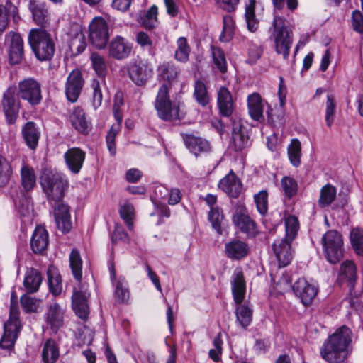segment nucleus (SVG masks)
I'll list each match as a JSON object with an SVG mask.
<instances>
[{"label": "nucleus", "instance_id": "a18cd8bd", "mask_svg": "<svg viewBox=\"0 0 363 363\" xmlns=\"http://www.w3.org/2000/svg\"><path fill=\"white\" fill-rule=\"evenodd\" d=\"M20 302L23 311L26 313H30L38 311L40 300L31 297L26 293L21 296Z\"/></svg>", "mask_w": 363, "mask_h": 363}, {"label": "nucleus", "instance_id": "f03ea898", "mask_svg": "<svg viewBox=\"0 0 363 363\" xmlns=\"http://www.w3.org/2000/svg\"><path fill=\"white\" fill-rule=\"evenodd\" d=\"M231 288L234 301L237 304L235 308L236 320L239 325L246 329L252 320L253 310L247 304L242 303L246 291V285L242 272L236 270L231 280Z\"/></svg>", "mask_w": 363, "mask_h": 363}, {"label": "nucleus", "instance_id": "c03bdc74", "mask_svg": "<svg viewBox=\"0 0 363 363\" xmlns=\"http://www.w3.org/2000/svg\"><path fill=\"white\" fill-rule=\"evenodd\" d=\"M255 0H250L249 4L245 8V20L247 29L250 32H255L257 30L259 22L255 14Z\"/></svg>", "mask_w": 363, "mask_h": 363}, {"label": "nucleus", "instance_id": "423d86ee", "mask_svg": "<svg viewBox=\"0 0 363 363\" xmlns=\"http://www.w3.org/2000/svg\"><path fill=\"white\" fill-rule=\"evenodd\" d=\"M40 184L50 202L58 203L64 197L67 182L57 172H45L40 177Z\"/></svg>", "mask_w": 363, "mask_h": 363}, {"label": "nucleus", "instance_id": "473e14b6", "mask_svg": "<svg viewBox=\"0 0 363 363\" xmlns=\"http://www.w3.org/2000/svg\"><path fill=\"white\" fill-rule=\"evenodd\" d=\"M247 108L250 117L257 121H260L263 116V101L260 95L253 93L247 97Z\"/></svg>", "mask_w": 363, "mask_h": 363}, {"label": "nucleus", "instance_id": "4c0bfd02", "mask_svg": "<svg viewBox=\"0 0 363 363\" xmlns=\"http://www.w3.org/2000/svg\"><path fill=\"white\" fill-rule=\"evenodd\" d=\"M119 214L128 230L132 231L134 228L133 220L135 218V209L133 204L129 202L121 204L119 208Z\"/></svg>", "mask_w": 363, "mask_h": 363}, {"label": "nucleus", "instance_id": "0e129e2a", "mask_svg": "<svg viewBox=\"0 0 363 363\" xmlns=\"http://www.w3.org/2000/svg\"><path fill=\"white\" fill-rule=\"evenodd\" d=\"M352 26L353 30L359 33H363V15L359 10H354L352 13Z\"/></svg>", "mask_w": 363, "mask_h": 363}, {"label": "nucleus", "instance_id": "de8ad7c7", "mask_svg": "<svg viewBox=\"0 0 363 363\" xmlns=\"http://www.w3.org/2000/svg\"><path fill=\"white\" fill-rule=\"evenodd\" d=\"M286 235L284 238L294 240L299 228V223L296 217L290 216L285 220Z\"/></svg>", "mask_w": 363, "mask_h": 363}, {"label": "nucleus", "instance_id": "dca6fc26", "mask_svg": "<svg viewBox=\"0 0 363 363\" xmlns=\"http://www.w3.org/2000/svg\"><path fill=\"white\" fill-rule=\"evenodd\" d=\"M132 49L131 43L124 38L117 35L111 40L108 45V55L116 60H122L130 56Z\"/></svg>", "mask_w": 363, "mask_h": 363}, {"label": "nucleus", "instance_id": "c9c22d12", "mask_svg": "<svg viewBox=\"0 0 363 363\" xmlns=\"http://www.w3.org/2000/svg\"><path fill=\"white\" fill-rule=\"evenodd\" d=\"M21 184L25 191H29L33 189L36 184V177L34 169L26 164L21 169Z\"/></svg>", "mask_w": 363, "mask_h": 363}, {"label": "nucleus", "instance_id": "412c9836", "mask_svg": "<svg viewBox=\"0 0 363 363\" xmlns=\"http://www.w3.org/2000/svg\"><path fill=\"white\" fill-rule=\"evenodd\" d=\"M89 294L86 291L74 288L72 296V308L75 314L82 320H86L89 313V307L87 303Z\"/></svg>", "mask_w": 363, "mask_h": 363}, {"label": "nucleus", "instance_id": "79ce46f5", "mask_svg": "<svg viewBox=\"0 0 363 363\" xmlns=\"http://www.w3.org/2000/svg\"><path fill=\"white\" fill-rule=\"evenodd\" d=\"M48 279L50 291L54 295H59L62 290L60 274L55 270H48Z\"/></svg>", "mask_w": 363, "mask_h": 363}, {"label": "nucleus", "instance_id": "9d476101", "mask_svg": "<svg viewBox=\"0 0 363 363\" xmlns=\"http://www.w3.org/2000/svg\"><path fill=\"white\" fill-rule=\"evenodd\" d=\"M233 223L243 233L248 237H255L257 233L256 223L250 217L245 206L242 203H237L235 213L233 215Z\"/></svg>", "mask_w": 363, "mask_h": 363}, {"label": "nucleus", "instance_id": "37998d69", "mask_svg": "<svg viewBox=\"0 0 363 363\" xmlns=\"http://www.w3.org/2000/svg\"><path fill=\"white\" fill-rule=\"evenodd\" d=\"M129 291L124 279H119L115 283L114 297L118 303H127L129 299Z\"/></svg>", "mask_w": 363, "mask_h": 363}, {"label": "nucleus", "instance_id": "7ed1b4c3", "mask_svg": "<svg viewBox=\"0 0 363 363\" xmlns=\"http://www.w3.org/2000/svg\"><path fill=\"white\" fill-rule=\"evenodd\" d=\"M269 31V40L274 43L276 52L282 55L283 58L287 60L293 44V31L289 27L286 19L274 16Z\"/></svg>", "mask_w": 363, "mask_h": 363}, {"label": "nucleus", "instance_id": "c85d7f7f", "mask_svg": "<svg viewBox=\"0 0 363 363\" xmlns=\"http://www.w3.org/2000/svg\"><path fill=\"white\" fill-rule=\"evenodd\" d=\"M48 233L45 228L37 226L30 240V247L35 254L42 255L48 245Z\"/></svg>", "mask_w": 363, "mask_h": 363}, {"label": "nucleus", "instance_id": "c756f323", "mask_svg": "<svg viewBox=\"0 0 363 363\" xmlns=\"http://www.w3.org/2000/svg\"><path fill=\"white\" fill-rule=\"evenodd\" d=\"M218 106L221 116L229 117L233 111V101L230 91L221 86L218 91Z\"/></svg>", "mask_w": 363, "mask_h": 363}, {"label": "nucleus", "instance_id": "774afa93", "mask_svg": "<svg viewBox=\"0 0 363 363\" xmlns=\"http://www.w3.org/2000/svg\"><path fill=\"white\" fill-rule=\"evenodd\" d=\"M118 241H123L128 242L129 238L128 233L124 230L123 227L117 225L112 235V242H117Z\"/></svg>", "mask_w": 363, "mask_h": 363}, {"label": "nucleus", "instance_id": "1a4fd4ad", "mask_svg": "<svg viewBox=\"0 0 363 363\" xmlns=\"http://www.w3.org/2000/svg\"><path fill=\"white\" fill-rule=\"evenodd\" d=\"M109 39L108 27L106 21L102 18H95L89 26V40L96 49L106 48Z\"/></svg>", "mask_w": 363, "mask_h": 363}, {"label": "nucleus", "instance_id": "69168bd1", "mask_svg": "<svg viewBox=\"0 0 363 363\" xmlns=\"http://www.w3.org/2000/svg\"><path fill=\"white\" fill-rule=\"evenodd\" d=\"M217 5L223 10L231 13L236 10L240 0H215Z\"/></svg>", "mask_w": 363, "mask_h": 363}, {"label": "nucleus", "instance_id": "20e7f679", "mask_svg": "<svg viewBox=\"0 0 363 363\" xmlns=\"http://www.w3.org/2000/svg\"><path fill=\"white\" fill-rule=\"evenodd\" d=\"M28 42L39 60L49 61L52 58L55 43L52 35L45 29H31L28 35Z\"/></svg>", "mask_w": 363, "mask_h": 363}, {"label": "nucleus", "instance_id": "f704fd0d", "mask_svg": "<svg viewBox=\"0 0 363 363\" xmlns=\"http://www.w3.org/2000/svg\"><path fill=\"white\" fill-rule=\"evenodd\" d=\"M337 195L336 188L327 184L324 185L320 191V197L318 199V205L320 208L329 206L335 199Z\"/></svg>", "mask_w": 363, "mask_h": 363}, {"label": "nucleus", "instance_id": "5701e85b", "mask_svg": "<svg viewBox=\"0 0 363 363\" xmlns=\"http://www.w3.org/2000/svg\"><path fill=\"white\" fill-rule=\"evenodd\" d=\"M54 216L57 228L63 233H68L72 228L69 207L60 202L54 204Z\"/></svg>", "mask_w": 363, "mask_h": 363}, {"label": "nucleus", "instance_id": "58836bf2", "mask_svg": "<svg viewBox=\"0 0 363 363\" xmlns=\"http://www.w3.org/2000/svg\"><path fill=\"white\" fill-rule=\"evenodd\" d=\"M69 264L74 277L80 281L82 277V260L79 251L73 249L69 255Z\"/></svg>", "mask_w": 363, "mask_h": 363}, {"label": "nucleus", "instance_id": "8fccbe9b", "mask_svg": "<svg viewBox=\"0 0 363 363\" xmlns=\"http://www.w3.org/2000/svg\"><path fill=\"white\" fill-rule=\"evenodd\" d=\"M212 57L213 63L217 69L221 72H227V62L224 52L217 47H212Z\"/></svg>", "mask_w": 363, "mask_h": 363}, {"label": "nucleus", "instance_id": "4468645a", "mask_svg": "<svg viewBox=\"0 0 363 363\" xmlns=\"http://www.w3.org/2000/svg\"><path fill=\"white\" fill-rule=\"evenodd\" d=\"M183 141L186 149L196 157L201 154L210 153L212 147L206 138L194 134H183Z\"/></svg>", "mask_w": 363, "mask_h": 363}, {"label": "nucleus", "instance_id": "9b49d317", "mask_svg": "<svg viewBox=\"0 0 363 363\" xmlns=\"http://www.w3.org/2000/svg\"><path fill=\"white\" fill-rule=\"evenodd\" d=\"M17 95L30 105L36 106L42 100L40 84L33 78L21 81L18 85Z\"/></svg>", "mask_w": 363, "mask_h": 363}, {"label": "nucleus", "instance_id": "393cba45", "mask_svg": "<svg viewBox=\"0 0 363 363\" xmlns=\"http://www.w3.org/2000/svg\"><path fill=\"white\" fill-rule=\"evenodd\" d=\"M23 140L31 150H35L40 138L39 127L33 121L26 123L21 129Z\"/></svg>", "mask_w": 363, "mask_h": 363}, {"label": "nucleus", "instance_id": "72a5a7b5", "mask_svg": "<svg viewBox=\"0 0 363 363\" xmlns=\"http://www.w3.org/2000/svg\"><path fill=\"white\" fill-rule=\"evenodd\" d=\"M60 356L59 349L52 339L46 340L42 351V359L44 363H55Z\"/></svg>", "mask_w": 363, "mask_h": 363}, {"label": "nucleus", "instance_id": "e2e57ef3", "mask_svg": "<svg viewBox=\"0 0 363 363\" xmlns=\"http://www.w3.org/2000/svg\"><path fill=\"white\" fill-rule=\"evenodd\" d=\"M91 86L94 90L93 106H94L95 108H97L101 105L102 103L103 94L101 91V87L99 82L97 80H93Z\"/></svg>", "mask_w": 363, "mask_h": 363}, {"label": "nucleus", "instance_id": "b1692460", "mask_svg": "<svg viewBox=\"0 0 363 363\" xmlns=\"http://www.w3.org/2000/svg\"><path fill=\"white\" fill-rule=\"evenodd\" d=\"M292 241L283 238L273 244V250L280 267L287 266L292 260L293 256L291 246Z\"/></svg>", "mask_w": 363, "mask_h": 363}, {"label": "nucleus", "instance_id": "864d4df0", "mask_svg": "<svg viewBox=\"0 0 363 363\" xmlns=\"http://www.w3.org/2000/svg\"><path fill=\"white\" fill-rule=\"evenodd\" d=\"M281 189L288 198H291L297 194L298 184L296 181L290 177L285 176L281 180Z\"/></svg>", "mask_w": 363, "mask_h": 363}, {"label": "nucleus", "instance_id": "a211bd4d", "mask_svg": "<svg viewBox=\"0 0 363 363\" xmlns=\"http://www.w3.org/2000/svg\"><path fill=\"white\" fill-rule=\"evenodd\" d=\"M84 85L82 73L78 70H73L67 77L65 94L67 99L71 102H75L78 99Z\"/></svg>", "mask_w": 363, "mask_h": 363}, {"label": "nucleus", "instance_id": "f257e3e1", "mask_svg": "<svg viewBox=\"0 0 363 363\" xmlns=\"http://www.w3.org/2000/svg\"><path fill=\"white\" fill-rule=\"evenodd\" d=\"M352 335L351 330L345 325L337 329L320 349L323 359L329 363L343 362L351 353Z\"/></svg>", "mask_w": 363, "mask_h": 363}, {"label": "nucleus", "instance_id": "13d9d810", "mask_svg": "<svg viewBox=\"0 0 363 363\" xmlns=\"http://www.w3.org/2000/svg\"><path fill=\"white\" fill-rule=\"evenodd\" d=\"M12 169L9 162L0 157V186H6L10 180Z\"/></svg>", "mask_w": 363, "mask_h": 363}, {"label": "nucleus", "instance_id": "bf43d9fd", "mask_svg": "<svg viewBox=\"0 0 363 363\" xmlns=\"http://www.w3.org/2000/svg\"><path fill=\"white\" fill-rule=\"evenodd\" d=\"M69 49L74 55H79L86 47L84 35L77 33L69 43Z\"/></svg>", "mask_w": 363, "mask_h": 363}, {"label": "nucleus", "instance_id": "5fc2aeb1", "mask_svg": "<svg viewBox=\"0 0 363 363\" xmlns=\"http://www.w3.org/2000/svg\"><path fill=\"white\" fill-rule=\"evenodd\" d=\"M223 32L220 36V40L224 42L229 41L234 34V21L230 15L223 16Z\"/></svg>", "mask_w": 363, "mask_h": 363}, {"label": "nucleus", "instance_id": "f8f14e48", "mask_svg": "<svg viewBox=\"0 0 363 363\" xmlns=\"http://www.w3.org/2000/svg\"><path fill=\"white\" fill-rule=\"evenodd\" d=\"M129 77L137 86H143L152 77L153 70L151 66L141 60H133L127 65Z\"/></svg>", "mask_w": 363, "mask_h": 363}, {"label": "nucleus", "instance_id": "a878e982", "mask_svg": "<svg viewBox=\"0 0 363 363\" xmlns=\"http://www.w3.org/2000/svg\"><path fill=\"white\" fill-rule=\"evenodd\" d=\"M86 153L79 147L69 149L64 155L69 169L73 174H78L85 160Z\"/></svg>", "mask_w": 363, "mask_h": 363}, {"label": "nucleus", "instance_id": "aec40b11", "mask_svg": "<svg viewBox=\"0 0 363 363\" xmlns=\"http://www.w3.org/2000/svg\"><path fill=\"white\" fill-rule=\"evenodd\" d=\"M29 10L32 13L33 21L43 29L50 23V14L44 2L38 0H30Z\"/></svg>", "mask_w": 363, "mask_h": 363}, {"label": "nucleus", "instance_id": "603ef678", "mask_svg": "<svg viewBox=\"0 0 363 363\" xmlns=\"http://www.w3.org/2000/svg\"><path fill=\"white\" fill-rule=\"evenodd\" d=\"M157 7L152 6L150 9L141 17V23L146 29H152L157 23Z\"/></svg>", "mask_w": 363, "mask_h": 363}, {"label": "nucleus", "instance_id": "4d7b16f0", "mask_svg": "<svg viewBox=\"0 0 363 363\" xmlns=\"http://www.w3.org/2000/svg\"><path fill=\"white\" fill-rule=\"evenodd\" d=\"M336 111V102L333 95L327 96L325 108V122L328 127H331L334 122Z\"/></svg>", "mask_w": 363, "mask_h": 363}, {"label": "nucleus", "instance_id": "6e6d98bb", "mask_svg": "<svg viewBox=\"0 0 363 363\" xmlns=\"http://www.w3.org/2000/svg\"><path fill=\"white\" fill-rule=\"evenodd\" d=\"M254 201L257 211L261 215H265L268 211V193L266 190H262L254 195Z\"/></svg>", "mask_w": 363, "mask_h": 363}, {"label": "nucleus", "instance_id": "e433bc0d", "mask_svg": "<svg viewBox=\"0 0 363 363\" xmlns=\"http://www.w3.org/2000/svg\"><path fill=\"white\" fill-rule=\"evenodd\" d=\"M288 157L291 164L298 167L301 164V145L298 139H292L287 147Z\"/></svg>", "mask_w": 363, "mask_h": 363}, {"label": "nucleus", "instance_id": "052dcab7", "mask_svg": "<svg viewBox=\"0 0 363 363\" xmlns=\"http://www.w3.org/2000/svg\"><path fill=\"white\" fill-rule=\"evenodd\" d=\"M120 131L119 124L112 125L106 135L107 147L112 156L116 153V147L115 143V138L118 132Z\"/></svg>", "mask_w": 363, "mask_h": 363}, {"label": "nucleus", "instance_id": "4be33fe9", "mask_svg": "<svg viewBox=\"0 0 363 363\" xmlns=\"http://www.w3.org/2000/svg\"><path fill=\"white\" fill-rule=\"evenodd\" d=\"M218 187L232 198H238L242 191V184L233 170L220 180Z\"/></svg>", "mask_w": 363, "mask_h": 363}, {"label": "nucleus", "instance_id": "09e8293b", "mask_svg": "<svg viewBox=\"0 0 363 363\" xmlns=\"http://www.w3.org/2000/svg\"><path fill=\"white\" fill-rule=\"evenodd\" d=\"M91 66L99 77H104L106 73V63L104 58L97 52L90 55Z\"/></svg>", "mask_w": 363, "mask_h": 363}, {"label": "nucleus", "instance_id": "49530a36", "mask_svg": "<svg viewBox=\"0 0 363 363\" xmlns=\"http://www.w3.org/2000/svg\"><path fill=\"white\" fill-rule=\"evenodd\" d=\"M356 267L353 262L347 260L342 263L339 272L340 279H346L350 282L356 279Z\"/></svg>", "mask_w": 363, "mask_h": 363}, {"label": "nucleus", "instance_id": "cd10ccee", "mask_svg": "<svg viewBox=\"0 0 363 363\" xmlns=\"http://www.w3.org/2000/svg\"><path fill=\"white\" fill-rule=\"evenodd\" d=\"M45 321L55 333L63 325L64 310L58 303H55L49 306L45 314Z\"/></svg>", "mask_w": 363, "mask_h": 363}, {"label": "nucleus", "instance_id": "2f4dec72", "mask_svg": "<svg viewBox=\"0 0 363 363\" xmlns=\"http://www.w3.org/2000/svg\"><path fill=\"white\" fill-rule=\"evenodd\" d=\"M69 118L73 127L79 133L86 134L91 130V124L86 120L83 109L79 107L75 108L70 114Z\"/></svg>", "mask_w": 363, "mask_h": 363}, {"label": "nucleus", "instance_id": "ddd939ff", "mask_svg": "<svg viewBox=\"0 0 363 363\" xmlns=\"http://www.w3.org/2000/svg\"><path fill=\"white\" fill-rule=\"evenodd\" d=\"M1 106L6 122L9 124H13L18 116L20 109V102L16 98L14 88L9 87L4 92Z\"/></svg>", "mask_w": 363, "mask_h": 363}, {"label": "nucleus", "instance_id": "680f3d73", "mask_svg": "<svg viewBox=\"0 0 363 363\" xmlns=\"http://www.w3.org/2000/svg\"><path fill=\"white\" fill-rule=\"evenodd\" d=\"M136 42L142 48H148L152 50L155 46L152 35H150L144 31H140L136 34Z\"/></svg>", "mask_w": 363, "mask_h": 363}, {"label": "nucleus", "instance_id": "2eb2a0df", "mask_svg": "<svg viewBox=\"0 0 363 363\" xmlns=\"http://www.w3.org/2000/svg\"><path fill=\"white\" fill-rule=\"evenodd\" d=\"M6 42L9 45V58L12 65L18 64L23 57V40L21 35L11 31L6 35Z\"/></svg>", "mask_w": 363, "mask_h": 363}, {"label": "nucleus", "instance_id": "a19ab883", "mask_svg": "<svg viewBox=\"0 0 363 363\" xmlns=\"http://www.w3.org/2000/svg\"><path fill=\"white\" fill-rule=\"evenodd\" d=\"M194 96L201 106L204 107L208 104L210 96L205 84L201 81L198 80L195 82Z\"/></svg>", "mask_w": 363, "mask_h": 363}, {"label": "nucleus", "instance_id": "6e6552de", "mask_svg": "<svg viewBox=\"0 0 363 363\" xmlns=\"http://www.w3.org/2000/svg\"><path fill=\"white\" fill-rule=\"evenodd\" d=\"M155 108L159 117L164 121L179 119V104L170 101L167 84H163L160 87L155 101Z\"/></svg>", "mask_w": 363, "mask_h": 363}, {"label": "nucleus", "instance_id": "338daca9", "mask_svg": "<svg viewBox=\"0 0 363 363\" xmlns=\"http://www.w3.org/2000/svg\"><path fill=\"white\" fill-rule=\"evenodd\" d=\"M161 69L162 77L169 83H171L177 77V72L172 65L162 66Z\"/></svg>", "mask_w": 363, "mask_h": 363}, {"label": "nucleus", "instance_id": "bb28decb", "mask_svg": "<svg viewBox=\"0 0 363 363\" xmlns=\"http://www.w3.org/2000/svg\"><path fill=\"white\" fill-rule=\"evenodd\" d=\"M225 252L228 258L240 260L248 255L249 247L245 242L234 238L225 244Z\"/></svg>", "mask_w": 363, "mask_h": 363}, {"label": "nucleus", "instance_id": "0eeeda50", "mask_svg": "<svg viewBox=\"0 0 363 363\" xmlns=\"http://www.w3.org/2000/svg\"><path fill=\"white\" fill-rule=\"evenodd\" d=\"M21 329L18 303L10 304L9 318L4 325L0 347L9 350L13 349Z\"/></svg>", "mask_w": 363, "mask_h": 363}, {"label": "nucleus", "instance_id": "3c124183", "mask_svg": "<svg viewBox=\"0 0 363 363\" xmlns=\"http://www.w3.org/2000/svg\"><path fill=\"white\" fill-rule=\"evenodd\" d=\"M350 241L355 252L359 255H363V230L353 229L350 233Z\"/></svg>", "mask_w": 363, "mask_h": 363}, {"label": "nucleus", "instance_id": "f3484780", "mask_svg": "<svg viewBox=\"0 0 363 363\" xmlns=\"http://www.w3.org/2000/svg\"><path fill=\"white\" fill-rule=\"evenodd\" d=\"M292 289L296 296L305 306L310 305L318 293V288L308 283L304 278H299L294 284Z\"/></svg>", "mask_w": 363, "mask_h": 363}, {"label": "nucleus", "instance_id": "ea45409f", "mask_svg": "<svg viewBox=\"0 0 363 363\" xmlns=\"http://www.w3.org/2000/svg\"><path fill=\"white\" fill-rule=\"evenodd\" d=\"M224 216L221 208L218 207H212L208 213V220L211 223L212 228L218 235L223 234L222 225Z\"/></svg>", "mask_w": 363, "mask_h": 363}, {"label": "nucleus", "instance_id": "6ab92c4d", "mask_svg": "<svg viewBox=\"0 0 363 363\" xmlns=\"http://www.w3.org/2000/svg\"><path fill=\"white\" fill-rule=\"evenodd\" d=\"M231 145L236 152H242L250 145L247 128L240 122L233 123Z\"/></svg>", "mask_w": 363, "mask_h": 363}, {"label": "nucleus", "instance_id": "39448f33", "mask_svg": "<svg viewBox=\"0 0 363 363\" xmlns=\"http://www.w3.org/2000/svg\"><path fill=\"white\" fill-rule=\"evenodd\" d=\"M321 243L325 259L328 262L335 264L344 256V242L342 235L336 230H328L322 237Z\"/></svg>", "mask_w": 363, "mask_h": 363}, {"label": "nucleus", "instance_id": "7c9ffc66", "mask_svg": "<svg viewBox=\"0 0 363 363\" xmlns=\"http://www.w3.org/2000/svg\"><path fill=\"white\" fill-rule=\"evenodd\" d=\"M42 281L43 277L39 270L33 267L28 269L23 280V286L27 294L37 292Z\"/></svg>", "mask_w": 363, "mask_h": 363}]
</instances>
